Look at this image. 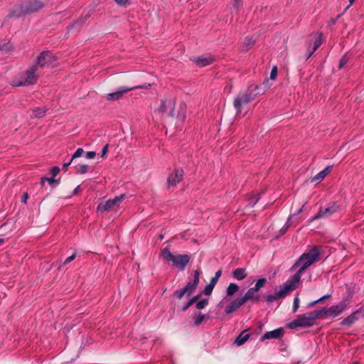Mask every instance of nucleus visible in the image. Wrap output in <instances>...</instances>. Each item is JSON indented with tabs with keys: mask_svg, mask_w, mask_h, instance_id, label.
Returning a JSON list of instances; mask_svg holds the SVG:
<instances>
[{
	"mask_svg": "<svg viewBox=\"0 0 364 364\" xmlns=\"http://www.w3.org/2000/svg\"><path fill=\"white\" fill-rule=\"evenodd\" d=\"M57 59V57L52 52L43 51L38 57L37 65L41 67L54 65Z\"/></svg>",
	"mask_w": 364,
	"mask_h": 364,
	"instance_id": "1a4fd4ad",
	"label": "nucleus"
},
{
	"mask_svg": "<svg viewBox=\"0 0 364 364\" xmlns=\"http://www.w3.org/2000/svg\"><path fill=\"white\" fill-rule=\"evenodd\" d=\"M192 305V304L191 303L190 301H188L182 308V310L183 311H186Z\"/></svg>",
	"mask_w": 364,
	"mask_h": 364,
	"instance_id": "5fc2aeb1",
	"label": "nucleus"
},
{
	"mask_svg": "<svg viewBox=\"0 0 364 364\" xmlns=\"http://www.w3.org/2000/svg\"><path fill=\"white\" fill-rule=\"evenodd\" d=\"M252 101V99L246 94H239L234 100L233 105L235 109L237 110V112H240L241 111V108L244 105H247L249 102Z\"/></svg>",
	"mask_w": 364,
	"mask_h": 364,
	"instance_id": "f8f14e48",
	"label": "nucleus"
},
{
	"mask_svg": "<svg viewBox=\"0 0 364 364\" xmlns=\"http://www.w3.org/2000/svg\"><path fill=\"white\" fill-rule=\"evenodd\" d=\"M267 282V279L266 278L259 279L252 288L257 292L265 285Z\"/></svg>",
	"mask_w": 364,
	"mask_h": 364,
	"instance_id": "cd10ccee",
	"label": "nucleus"
},
{
	"mask_svg": "<svg viewBox=\"0 0 364 364\" xmlns=\"http://www.w3.org/2000/svg\"><path fill=\"white\" fill-rule=\"evenodd\" d=\"M348 61V58H347V56L346 55L343 56L339 62V66H338L339 69L343 68L346 65Z\"/></svg>",
	"mask_w": 364,
	"mask_h": 364,
	"instance_id": "58836bf2",
	"label": "nucleus"
},
{
	"mask_svg": "<svg viewBox=\"0 0 364 364\" xmlns=\"http://www.w3.org/2000/svg\"><path fill=\"white\" fill-rule=\"evenodd\" d=\"M88 170H89V166L82 164V165L78 166L77 171L79 173L83 174V173H87L88 171Z\"/></svg>",
	"mask_w": 364,
	"mask_h": 364,
	"instance_id": "f704fd0d",
	"label": "nucleus"
},
{
	"mask_svg": "<svg viewBox=\"0 0 364 364\" xmlns=\"http://www.w3.org/2000/svg\"><path fill=\"white\" fill-rule=\"evenodd\" d=\"M297 287V284H294L290 278L283 285L279 286L274 289V294L264 295L265 301L268 304H271L276 300L285 298L291 291L294 290Z\"/></svg>",
	"mask_w": 364,
	"mask_h": 364,
	"instance_id": "7ed1b4c3",
	"label": "nucleus"
},
{
	"mask_svg": "<svg viewBox=\"0 0 364 364\" xmlns=\"http://www.w3.org/2000/svg\"><path fill=\"white\" fill-rule=\"evenodd\" d=\"M208 304V299H203L196 304V308L197 309H204Z\"/></svg>",
	"mask_w": 364,
	"mask_h": 364,
	"instance_id": "473e14b6",
	"label": "nucleus"
},
{
	"mask_svg": "<svg viewBox=\"0 0 364 364\" xmlns=\"http://www.w3.org/2000/svg\"><path fill=\"white\" fill-rule=\"evenodd\" d=\"M332 166H328L312 178V181L318 183L321 181L331 171Z\"/></svg>",
	"mask_w": 364,
	"mask_h": 364,
	"instance_id": "4be33fe9",
	"label": "nucleus"
},
{
	"mask_svg": "<svg viewBox=\"0 0 364 364\" xmlns=\"http://www.w3.org/2000/svg\"><path fill=\"white\" fill-rule=\"evenodd\" d=\"M256 292L257 291L252 287H250L245 294V295L241 296V298L245 301V303L249 300H255L257 301H259V296L255 295Z\"/></svg>",
	"mask_w": 364,
	"mask_h": 364,
	"instance_id": "412c9836",
	"label": "nucleus"
},
{
	"mask_svg": "<svg viewBox=\"0 0 364 364\" xmlns=\"http://www.w3.org/2000/svg\"><path fill=\"white\" fill-rule=\"evenodd\" d=\"M205 315L199 313L198 315L194 318L193 325L195 326H198L203 321Z\"/></svg>",
	"mask_w": 364,
	"mask_h": 364,
	"instance_id": "72a5a7b5",
	"label": "nucleus"
},
{
	"mask_svg": "<svg viewBox=\"0 0 364 364\" xmlns=\"http://www.w3.org/2000/svg\"><path fill=\"white\" fill-rule=\"evenodd\" d=\"M291 225V218H289L284 225L285 230H287Z\"/></svg>",
	"mask_w": 364,
	"mask_h": 364,
	"instance_id": "4d7b16f0",
	"label": "nucleus"
},
{
	"mask_svg": "<svg viewBox=\"0 0 364 364\" xmlns=\"http://www.w3.org/2000/svg\"><path fill=\"white\" fill-rule=\"evenodd\" d=\"M231 1H232V6L236 9H238L240 7H241L242 6V0H231Z\"/></svg>",
	"mask_w": 364,
	"mask_h": 364,
	"instance_id": "a19ab883",
	"label": "nucleus"
},
{
	"mask_svg": "<svg viewBox=\"0 0 364 364\" xmlns=\"http://www.w3.org/2000/svg\"><path fill=\"white\" fill-rule=\"evenodd\" d=\"M45 6L42 0H24L14 10L11 16L21 17L31 13L37 12Z\"/></svg>",
	"mask_w": 364,
	"mask_h": 364,
	"instance_id": "f03ea898",
	"label": "nucleus"
},
{
	"mask_svg": "<svg viewBox=\"0 0 364 364\" xmlns=\"http://www.w3.org/2000/svg\"><path fill=\"white\" fill-rule=\"evenodd\" d=\"M200 272L198 270L194 271L193 279L189 282L186 287L177 290L174 292V295L178 299H181L185 294L191 295L196 289L199 283Z\"/></svg>",
	"mask_w": 364,
	"mask_h": 364,
	"instance_id": "0eeeda50",
	"label": "nucleus"
},
{
	"mask_svg": "<svg viewBox=\"0 0 364 364\" xmlns=\"http://www.w3.org/2000/svg\"><path fill=\"white\" fill-rule=\"evenodd\" d=\"M79 189H80V186H77V187L74 189L73 194V195H76V194H77V193H78V191H79Z\"/></svg>",
	"mask_w": 364,
	"mask_h": 364,
	"instance_id": "680f3d73",
	"label": "nucleus"
},
{
	"mask_svg": "<svg viewBox=\"0 0 364 364\" xmlns=\"http://www.w3.org/2000/svg\"><path fill=\"white\" fill-rule=\"evenodd\" d=\"M359 318L364 317V306L354 311Z\"/></svg>",
	"mask_w": 364,
	"mask_h": 364,
	"instance_id": "79ce46f5",
	"label": "nucleus"
},
{
	"mask_svg": "<svg viewBox=\"0 0 364 364\" xmlns=\"http://www.w3.org/2000/svg\"><path fill=\"white\" fill-rule=\"evenodd\" d=\"M321 257V249L318 246H314L309 251L304 252L295 262L291 269H297L296 273L290 278L294 284H299L302 275L308 267L318 262Z\"/></svg>",
	"mask_w": 364,
	"mask_h": 364,
	"instance_id": "f257e3e1",
	"label": "nucleus"
},
{
	"mask_svg": "<svg viewBox=\"0 0 364 364\" xmlns=\"http://www.w3.org/2000/svg\"><path fill=\"white\" fill-rule=\"evenodd\" d=\"M179 112L177 115V118L183 121L186 119V105L183 103H181L179 105Z\"/></svg>",
	"mask_w": 364,
	"mask_h": 364,
	"instance_id": "c85d7f7f",
	"label": "nucleus"
},
{
	"mask_svg": "<svg viewBox=\"0 0 364 364\" xmlns=\"http://www.w3.org/2000/svg\"><path fill=\"white\" fill-rule=\"evenodd\" d=\"M84 152L83 149L82 148H79L77 149L75 152L73 154V156H72V160L76 159V158H78L80 157L82 153Z\"/></svg>",
	"mask_w": 364,
	"mask_h": 364,
	"instance_id": "ea45409f",
	"label": "nucleus"
},
{
	"mask_svg": "<svg viewBox=\"0 0 364 364\" xmlns=\"http://www.w3.org/2000/svg\"><path fill=\"white\" fill-rule=\"evenodd\" d=\"M287 230H285L284 225L281 228L280 231L282 234H284L287 232Z\"/></svg>",
	"mask_w": 364,
	"mask_h": 364,
	"instance_id": "774afa93",
	"label": "nucleus"
},
{
	"mask_svg": "<svg viewBox=\"0 0 364 364\" xmlns=\"http://www.w3.org/2000/svg\"><path fill=\"white\" fill-rule=\"evenodd\" d=\"M75 258V254H73L71 256L67 257L65 261L64 264H68L70 262H72Z\"/></svg>",
	"mask_w": 364,
	"mask_h": 364,
	"instance_id": "de8ad7c7",
	"label": "nucleus"
},
{
	"mask_svg": "<svg viewBox=\"0 0 364 364\" xmlns=\"http://www.w3.org/2000/svg\"><path fill=\"white\" fill-rule=\"evenodd\" d=\"M283 336V328H279L273 331H267L260 338L261 341H264L267 339H279Z\"/></svg>",
	"mask_w": 364,
	"mask_h": 364,
	"instance_id": "2eb2a0df",
	"label": "nucleus"
},
{
	"mask_svg": "<svg viewBox=\"0 0 364 364\" xmlns=\"http://www.w3.org/2000/svg\"><path fill=\"white\" fill-rule=\"evenodd\" d=\"M200 294L196 295V296H193V298H191L189 301H191V303L192 304H194V303L196 304V301L200 298Z\"/></svg>",
	"mask_w": 364,
	"mask_h": 364,
	"instance_id": "3c124183",
	"label": "nucleus"
},
{
	"mask_svg": "<svg viewBox=\"0 0 364 364\" xmlns=\"http://www.w3.org/2000/svg\"><path fill=\"white\" fill-rule=\"evenodd\" d=\"M45 181H48L50 183H52L53 182V178H42V179H41L42 184L44 183Z\"/></svg>",
	"mask_w": 364,
	"mask_h": 364,
	"instance_id": "13d9d810",
	"label": "nucleus"
},
{
	"mask_svg": "<svg viewBox=\"0 0 364 364\" xmlns=\"http://www.w3.org/2000/svg\"><path fill=\"white\" fill-rule=\"evenodd\" d=\"M114 206V199H109L106 201L101 202L97 206V212L103 213L110 210Z\"/></svg>",
	"mask_w": 364,
	"mask_h": 364,
	"instance_id": "6ab92c4d",
	"label": "nucleus"
},
{
	"mask_svg": "<svg viewBox=\"0 0 364 364\" xmlns=\"http://www.w3.org/2000/svg\"><path fill=\"white\" fill-rule=\"evenodd\" d=\"M267 83L268 80L266 82H264L262 85H251L249 86L247 90L246 91V94L252 99V100L261 93L265 92L267 89Z\"/></svg>",
	"mask_w": 364,
	"mask_h": 364,
	"instance_id": "9b49d317",
	"label": "nucleus"
},
{
	"mask_svg": "<svg viewBox=\"0 0 364 364\" xmlns=\"http://www.w3.org/2000/svg\"><path fill=\"white\" fill-rule=\"evenodd\" d=\"M95 156H96V153L95 151H88L85 154V157L87 159H93V158H95Z\"/></svg>",
	"mask_w": 364,
	"mask_h": 364,
	"instance_id": "49530a36",
	"label": "nucleus"
},
{
	"mask_svg": "<svg viewBox=\"0 0 364 364\" xmlns=\"http://www.w3.org/2000/svg\"><path fill=\"white\" fill-rule=\"evenodd\" d=\"M255 41L252 37L248 38L247 37L245 39V43L247 46H251L255 43Z\"/></svg>",
	"mask_w": 364,
	"mask_h": 364,
	"instance_id": "a18cd8bd",
	"label": "nucleus"
},
{
	"mask_svg": "<svg viewBox=\"0 0 364 364\" xmlns=\"http://www.w3.org/2000/svg\"><path fill=\"white\" fill-rule=\"evenodd\" d=\"M245 304V301L241 297H237L232 301L225 308V313L230 314L237 311L241 306Z\"/></svg>",
	"mask_w": 364,
	"mask_h": 364,
	"instance_id": "f3484780",
	"label": "nucleus"
},
{
	"mask_svg": "<svg viewBox=\"0 0 364 364\" xmlns=\"http://www.w3.org/2000/svg\"><path fill=\"white\" fill-rule=\"evenodd\" d=\"M340 208L341 205L337 201H331L327 204L326 207H321L318 212L309 219V223L321 218H328L333 214L338 212Z\"/></svg>",
	"mask_w": 364,
	"mask_h": 364,
	"instance_id": "39448f33",
	"label": "nucleus"
},
{
	"mask_svg": "<svg viewBox=\"0 0 364 364\" xmlns=\"http://www.w3.org/2000/svg\"><path fill=\"white\" fill-rule=\"evenodd\" d=\"M213 289L214 287L208 284L205 287L204 289L203 290V294L209 296L211 294Z\"/></svg>",
	"mask_w": 364,
	"mask_h": 364,
	"instance_id": "c9c22d12",
	"label": "nucleus"
},
{
	"mask_svg": "<svg viewBox=\"0 0 364 364\" xmlns=\"http://www.w3.org/2000/svg\"><path fill=\"white\" fill-rule=\"evenodd\" d=\"M194 61L198 66L204 67L210 65L213 61V58L210 55H202L195 58Z\"/></svg>",
	"mask_w": 364,
	"mask_h": 364,
	"instance_id": "a211bd4d",
	"label": "nucleus"
},
{
	"mask_svg": "<svg viewBox=\"0 0 364 364\" xmlns=\"http://www.w3.org/2000/svg\"><path fill=\"white\" fill-rule=\"evenodd\" d=\"M315 51H313V48L312 47L309 46L307 49V57L306 58H309L312 55L313 53H314Z\"/></svg>",
	"mask_w": 364,
	"mask_h": 364,
	"instance_id": "8fccbe9b",
	"label": "nucleus"
},
{
	"mask_svg": "<svg viewBox=\"0 0 364 364\" xmlns=\"http://www.w3.org/2000/svg\"><path fill=\"white\" fill-rule=\"evenodd\" d=\"M359 319V316H357L355 311L352 312L349 316L344 318L341 324L342 326H350L353 323Z\"/></svg>",
	"mask_w": 364,
	"mask_h": 364,
	"instance_id": "aec40b11",
	"label": "nucleus"
},
{
	"mask_svg": "<svg viewBox=\"0 0 364 364\" xmlns=\"http://www.w3.org/2000/svg\"><path fill=\"white\" fill-rule=\"evenodd\" d=\"M317 303H318V301H316V300H315V301H312V302L309 303L308 306H309V307H311V306H314V305H315L316 304H317Z\"/></svg>",
	"mask_w": 364,
	"mask_h": 364,
	"instance_id": "0e129e2a",
	"label": "nucleus"
},
{
	"mask_svg": "<svg viewBox=\"0 0 364 364\" xmlns=\"http://www.w3.org/2000/svg\"><path fill=\"white\" fill-rule=\"evenodd\" d=\"M259 200V194L251 195L248 198L247 205L252 208L255 205V204L258 202Z\"/></svg>",
	"mask_w": 364,
	"mask_h": 364,
	"instance_id": "c756f323",
	"label": "nucleus"
},
{
	"mask_svg": "<svg viewBox=\"0 0 364 364\" xmlns=\"http://www.w3.org/2000/svg\"><path fill=\"white\" fill-rule=\"evenodd\" d=\"M126 198V194H121L119 195V196H115V207L117 206V205L120 203L121 201H122L123 200H124ZM117 213V209L115 208V214Z\"/></svg>",
	"mask_w": 364,
	"mask_h": 364,
	"instance_id": "4c0bfd02",
	"label": "nucleus"
},
{
	"mask_svg": "<svg viewBox=\"0 0 364 364\" xmlns=\"http://www.w3.org/2000/svg\"><path fill=\"white\" fill-rule=\"evenodd\" d=\"M173 105L172 100H164L161 102L160 107L158 108L159 112H167L169 116H173Z\"/></svg>",
	"mask_w": 364,
	"mask_h": 364,
	"instance_id": "dca6fc26",
	"label": "nucleus"
},
{
	"mask_svg": "<svg viewBox=\"0 0 364 364\" xmlns=\"http://www.w3.org/2000/svg\"><path fill=\"white\" fill-rule=\"evenodd\" d=\"M183 171L181 168H176L171 174L168 177V187L175 186L183 178Z\"/></svg>",
	"mask_w": 364,
	"mask_h": 364,
	"instance_id": "4468645a",
	"label": "nucleus"
},
{
	"mask_svg": "<svg viewBox=\"0 0 364 364\" xmlns=\"http://www.w3.org/2000/svg\"><path fill=\"white\" fill-rule=\"evenodd\" d=\"M72 161H73V160L71 159L69 162H68V163H65V164H63V166H64V167H65V168H67L68 166H69L70 165V164H71Z\"/></svg>",
	"mask_w": 364,
	"mask_h": 364,
	"instance_id": "338daca9",
	"label": "nucleus"
},
{
	"mask_svg": "<svg viewBox=\"0 0 364 364\" xmlns=\"http://www.w3.org/2000/svg\"><path fill=\"white\" fill-rule=\"evenodd\" d=\"M46 113V110L44 108L37 107L32 111V117H41Z\"/></svg>",
	"mask_w": 364,
	"mask_h": 364,
	"instance_id": "7c9ffc66",
	"label": "nucleus"
},
{
	"mask_svg": "<svg viewBox=\"0 0 364 364\" xmlns=\"http://www.w3.org/2000/svg\"><path fill=\"white\" fill-rule=\"evenodd\" d=\"M322 38H321V33L318 34V36L317 38L314 41V45H313V51H316L322 44Z\"/></svg>",
	"mask_w": 364,
	"mask_h": 364,
	"instance_id": "2f4dec72",
	"label": "nucleus"
},
{
	"mask_svg": "<svg viewBox=\"0 0 364 364\" xmlns=\"http://www.w3.org/2000/svg\"><path fill=\"white\" fill-rule=\"evenodd\" d=\"M114 98V93H109L107 95L108 100H112Z\"/></svg>",
	"mask_w": 364,
	"mask_h": 364,
	"instance_id": "e2e57ef3",
	"label": "nucleus"
},
{
	"mask_svg": "<svg viewBox=\"0 0 364 364\" xmlns=\"http://www.w3.org/2000/svg\"><path fill=\"white\" fill-rule=\"evenodd\" d=\"M27 199H28V194H27V193H25V194L23 196V197H22V202H23V203H26Z\"/></svg>",
	"mask_w": 364,
	"mask_h": 364,
	"instance_id": "052dcab7",
	"label": "nucleus"
},
{
	"mask_svg": "<svg viewBox=\"0 0 364 364\" xmlns=\"http://www.w3.org/2000/svg\"><path fill=\"white\" fill-rule=\"evenodd\" d=\"M161 255V257L167 262H172L173 265L180 271L184 270L190 261V257L188 255H173L168 248L163 249Z\"/></svg>",
	"mask_w": 364,
	"mask_h": 364,
	"instance_id": "20e7f679",
	"label": "nucleus"
},
{
	"mask_svg": "<svg viewBox=\"0 0 364 364\" xmlns=\"http://www.w3.org/2000/svg\"><path fill=\"white\" fill-rule=\"evenodd\" d=\"M37 68V65L31 67L26 71L18 82L15 81L12 85L14 86H23L36 83L38 79V75L36 74Z\"/></svg>",
	"mask_w": 364,
	"mask_h": 364,
	"instance_id": "6e6552de",
	"label": "nucleus"
},
{
	"mask_svg": "<svg viewBox=\"0 0 364 364\" xmlns=\"http://www.w3.org/2000/svg\"><path fill=\"white\" fill-rule=\"evenodd\" d=\"M108 145H105L102 150V156L103 157L107 152Z\"/></svg>",
	"mask_w": 364,
	"mask_h": 364,
	"instance_id": "6e6d98bb",
	"label": "nucleus"
},
{
	"mask_svg": "<svg viewBox=\"0 0 364 364\" xmlns=\"http://www.w3.org/2000/svg\"><path fill=\"white\" fill-rule=\"evenodd\" d=\"M60 172V168L57 166L53 167L50 171L52 176L55 177Z\"/></svg>",
	"mask_w": 364,
	"mask_h": 364,
	"instance_id": "c03bdc74",
	"label": "nucleus"
},
{
	"mask_svg": "<svg viewBox=\"0 0 364 364\" xmlns=\"http://www.w3.org/2000/svg\"><path fill=\"white\" fill-rule=\"evenodd\" d=\"M250 338V334L247 333V331H242L236 338L235 343L240 346L243 345Z\"/></svg>",
	"mask_w": 364,
	"mask_h": 364,
	"instance_id": "393cba45",
	"label": "nucleus"
},
{
	"mask_svg": "<svg viewBox=\"0 0 364 364\" xmlns=\"http://www.w3.org/2000/svg\"><path fill=\"white\" fill-rule=\"evenodd\" d=\"M315 319L311 311L307 314L300 315L297 318L294 319L288 323V327L291 329L297 328L311 327L314 324Z\"/></svg>",
	"mask_w": 364,
	"mask_h": 364,
	"instance_id": "423d86ee",
	"label": "nucleus"
},
{
	"mask_svg": "<svg viewBox=\"0 0 364 364\" xmlns=\"http://www.w3.org/2000/svg\"><path fill=\"white\" fill-rule=\"evenodd\" d=\"M234 279L241 281L245 279L247 276V273L245 268H237L232 272Z\"/></svg>",
	"mask_w": 364,
	"mask_h": 364,
	"instance_id": "b1692460",
	"label": "nucleus"
},
{
	"mask_svg": "<svg viewBox=\"0 0 364 364\" xmlns=\"http://www.w3.org/2000/svg\"><path fill=\"white\" fill-rule=\"evenodd\" d=\"M252 101V99L246 94H239L234 100L233 105L235 109L237 110V112H240L241 111V108L244 105H247L249 102Z\"/></svg>",
	"mask_w": 364,
	"mask_h": 364,
	"instance_id": "ddd939ff",
	"label": "nucleus"
},
{
	"mask_svg": "<svg viewBox=\"0 0 364 364\" xmlns=\"http://www.w3.org/2000/svg\"><path fill=\"white\" fill-rule=\"evenodd\" d=\"M129 0H115V3L120 6H126Z\"/></svg>",
	"mask_w": 364,
	"mask_h": 364,
	"instance_id": "09e8293b",
	"label": "nucleus"
},
{
	"mask_svg": "<svg viewBox=\"0 0 364 364\" xmlns=\"http://www.w3.org/2000/svg\"><path fill=\"white\" fill-rule=\"evenodd\" d=\"M311 313H312V315H313L314 319L316 320V319L320 318L323 314H329V308L323 307L321 309L311 311Z\"/></svg>",
	"mask_w": 364,
	"mask_h": 364,
	"instance_id": "a878e982",
	"label": "nucleus"
},
{
	"mask_svg": "<svg viewBox=\"0 0 364 364\" xmlns=\"http://www.w3.org/2000/svg\"><path fill=\"white\" fill-rule=\"evenodd\" d=\"M144 87H146L144 86V85L135 86V87H121L117 91H115V100L119 99L124 93L127 92L128 91L133 90L135 89H139V88H144Z\"/></svg>",
	"mask_w": 364,
	"mask_h": 364,
	"instance_id": "5701e85b",
	"label": "nucleus"
},
{
	"mask_svg": "<svg viewBox=\"0 0 364 364\" xmlns=\"http://www.w3.org/2000/svg\"><path fill=\"white\" fill-rule=\"evenodd\" d=\"M239 289V287L235 283H230L226 289L227 296H232Z\"/></svg>",
	"mask_w": 364,
	"mask_h": 364,
	"instance_id": "bb28decb",
	"label": "nucleus"
},
{
	"mask_svg": "<svg viewBox=\"0 0 364 364\" xmlns=\"http://www.w3.org/2000/svg\"><path fill=\"white\" fill-rule=\"evenodd\" d=\"M9 50V48L6 47L5 46L0 45V50Z\"/></svg>",
	"mask_w": 364,
	"mask_h": 364,
	"instance_id": "69168bd1",
	"label": "nucleus"
},
{
	"mask_svg": "<svg viewBox=\"0 0 364 364\" xmlns=\"http://www.w3.org/2000/svg\"><path fill=\"white\" fill-rule=\"evenodd\" d=\"M221 273H222L221 270H218V271H217V272H215V276H214L213 277H215V278H216V279H219V278H220V276H221Z\"/></svg>",
	"mask_w": 364,
	"mask_h": 364,
	"instance_id": "bf43d9fd",
	"label": "nucleus"
},
{
	"mask_svg": "<svg viewBox=\"0 0 364 364\" xmlns=\"http://www.w3.org/2000/svg\"><path fill=\"white\" fill-rule=\"evenodd\" d=\"M330 296H331L330 294H326V295L321 296V298L316 299V301H318V303H319V302L323 301L324 299L329 298Z\"/></svg>",
	"mask_w": 364,
	"mask_h": 364,
	"instance_id": "864d4df0",
	"label": "nucleus"
},
{
	"mask_svg": "<svg viewBox=\"0 0 364 364\" xmlns=\"http://www.w3.org/2000/svg\"><path fill=\"white\" fill-rule=\"evenodd\" d=\"M299 298L298 296H296L294 299V304H293V311L296 312L299 308Z\"/></svg>",
	"mask_w": 364,
	"mask_h": 364,
	"instance_id": "37998d69",
	"label": "nucleus"
},
{
	"mask_svg": "<svg viewBox=\"0 0 364 364\" xmlns=\"http://www.w3.org/2000/svg\"><path fill=\"white\" fill-rule=\"evenodd\" d=\"M349 304V297L343 298L338 304L329 307V315L332 317L338 316L348 308Z\"/></svg>",
	"mask_w": 364,
	"mask_h": 364,
	"instance_id": "9d476101",
	"label": "nucleus"
},
{
	"mask_svg": "<svg viewBox=\"0 0 364 364\" xmlns=\"http://www.w3.org/2000/svg\"><path fill=\"white\" fill-rule=\"evenodd\" d=\"M277 66H274L272 68L269 78L271 80H274L277 78Z\"/></svg>",
	"mask_w": 364,
	"mask_h": 364,
	"instance_id": "e433bc0d",
	"label": "nucleus"
},
{
	"mask_svg": "<svg viewBox=\"0 0 364 364\" xmlns=\"http://www.w3.org/2000/svg\"><path fill=\"white\" fill-rule=\"evenodd\" d=\"M218 279L215 278V277H212L209 284H210L211 286H213V287H215V286L216 285L217 282H218Z\"/></svg>",
	"mask_w": 364,
	"mask_h": 364,
	"instance_id": "603ef678",
	"label": "nucleus"
}]
</instances>
